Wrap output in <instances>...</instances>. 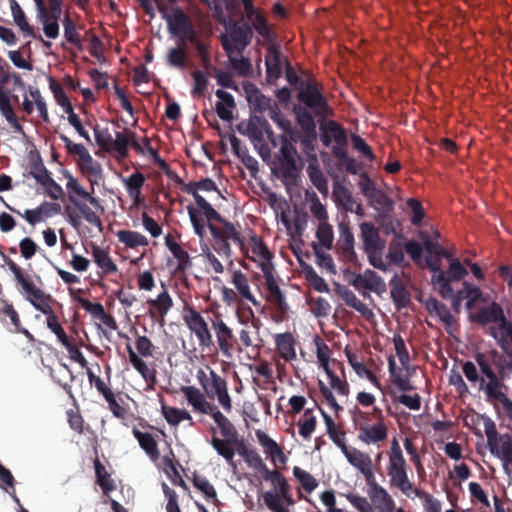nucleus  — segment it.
I'll return each mask as SVG.
<instances>
[{
  "label": "nucleus",
  "instance_id": "23",
  "mask_svg": "<svg viewBox=\"0 0 512 512\" xmlns=\"http://www.w3.org/2000/svg\"><path fill=\"white\" fill-rule=\"evenodd\" d=\"M145 180L144 174L139 171L132 173L128 178L123 180L126 191L135 206L145 204V196L142 194Z\"/></svg>",
  "mask_w": 512,
  "mask_h": 512
},
{
  "label": "nucleus",
  "instance_id": "38",
  "mask_svg": "<svg viewBox=\"0 0 512 512\" xmlns=\"http://www.w3.org/2000/svg\"><path fill=\"white\" fill-rule=\"evenodd\" d=\"M96 483L100 486L103 494L109 497V492L116 489V484L98 457L94 460Z\"/></svg>",
  "mask_w": 512,
  "mask_h": 512
},
{
  "label": "nucleus",
  "instance_id": "25",
  "mask_svg": "<svg viewBox=\"0 0 512 512\" xmlns=\"http://www.w3.org/2000/svg\"><path fill=\"white\" fill-rule=\"evenodd\" d=\"M163 291L155 298V299H148L147 304L150 306L149 308V315L152 318H161L164 319V317L167 315L169 310L173 306V300L165 288L164 284Z\"/></svg>",
  "mask_w": 512,
  "mask_h": 512
},
{
  "label": "nucleus",
  "instance_id": "18",
  "mask_svg": "<svg viewBox=\"0 0 512 512\" xmlns=\"http://www.w3.org/2000/svg\"><path fill=\"white\" fill-rule=\"evenodd\" d=\"M367 484L370 500L379 512H394V500L386 489L379 485L375 478L371 482H367Z\"/></svg>",
  "mask_w": 512,
  "mask_h": 512
},
{
  "label": "nucleus",
  "instance_id": "5",
  "mask_svg": "<svg viewBox=\"0 0 512 512\" xmlns=\"http://www.w3.org/2000/svg\"><path fill=\"white\" fill-rule=\"evenodd\" d=\"M484 431L490 453L503 460L505 470L512 465V437L505 433L499 434L495 423L487 418L484 421Z\"/></svg>",
  "mask_w": 512,
  "mask_h": 512
},
{
  "label": "nucleus",
  "instance_id": "59",
  "mask_svg": "<svg viewBox=\"0 0 512 512\" xmlns=\"http://www.w3.org/2000/svg\"><path fill=\"white\" fill-rule=\"evenodd\" d=\"M249 21L252 23L253 28L261 35L265 40L272 41L274 39V33L270 29L266 18L259 12L254 15Z\"/></svg>",
  "mask_w": 512,
  "mask_h": 512
},
{
  "label": "nucleus",
  "instance_id": "64",
  "mask_svg": "<svg viewBox=\"0 0 512 512\" xmlns=\"http://www.w3.org/2000/svg\"><path fill=\"white\" fill-rule=\"evenodd\" d=\"M74 206L90 225L97 227L100 231L103 230V224L100 217L85 203V201Z\"/></svg>",
  "mask_w": 512,
  "mask_h": 512
},
{
  "label": "nucleus",
  "instance_id": "22",
  "mask_svg": "<svg viewBox=\"0 0 512 512\" xmlns=\"http://www.w3.org/2000/svg\"><path fill=\"white\" fill-rule=\"evenodd\" d=\"M9 75H4L0 79V112L6 121L16 130L21 131L22 126L20 125L17 116L13 110L10 101V93L6 91L2 85L7 83Z\"/></svg>",
  "mask_w": 512,
  "mask_h": 512
},
{
  "label": "nucleus",
  "instance_id": "45",
  "mask_svg": "<svg viewBox=\"0 0 512 512\" xmlns=\"http://www.w3.org/2000/svg\"><path fill=\"white\" fill-rule=\"evenodd\" d=\"M237 438H218L211 439V445L216 452L222 456L228 463H232L235 456V449L233 443H236Z\"/></svg>",
  "mask_w": 512,
  "mask_h": 512
},
{
  "label": "nucleus",
  "instance_id": "31",
  "mask_svg": "<svg viewBox=\"0 0 512 512\" xmlns=\"http://www.w3.org/2000/svg\"><path fill=\"white\" fill-rule=\"evenodd\" d=\"M220 224L221 227H218L213 223H209L207 226L211 233L212 229H214V231L217 232V234H219L222 239L229 241L232 240L243 250L244 240L242 239L240 232L237 230L235 225L226 219H224Z\"/></svg>",
  "mask_w": 512,
  "mask_h": 512
},
{
  "label": "nucleus",
  "instance_id": "55",
  "mask_svg": "<svg viewBox=\"0 0 512 512\" xmlns=\"http://www.w3.org/2000/svg\"><path fill=\"white\" fill-rule=\"evenodd\" d=\"M363 277L364 289L373 292L385 291L386 285L383 279L375 271L367 269L363 273Z\"/></svg>",
  "mask_w": 512,
  "mask_h": 512
},
{
  "label": "nucleus",
  "instance_id": "63",
  "mask_svg": "<svg viewBox=\"0 0 512 512\" xmlns=\"http://www.w3.org/2000/svg\"><path fill=\"white\" fill-rule=\"evenodd\" d=\"M93 131L97 145L105 152L110 153L113 137L109 129L101 128L99 125H95Z\"/></svg>",
  "mask_w": 512,
  "mask_h": 512
},
{
  "label": "nucleus",
  "instance_id": "14",
  "mask_svg": "<svg viewBox=\"0 0 512 512\" xmlns=\"http://www.w3.org/2000/svg\"><path fill=\"white\" fill-rule=\"evenodd\" d=\"M196 378L209 399H214L215 394L228 386L227 381L213 369H209V373L199 369Z\"/></svg>",
  "mask_w": 512,
  "mask_h": 512
},
{
  "label": "nucleus",
  "instance_id": "37",
  "mask_svg": "<svg viewBox=\"0 0 512 512\" xmlns=\"http://www.w3.org/2000/svg\"><path fill=\"white\" fill-rule=\"evenodd\" d=\"M208 415L211 416L214 422L217 424L220 433L224 438H237V429L233 423L218 409L217 406L212 408V411H210Z\"/></svg>",
  "mask_w": 512,
  "mask_h": 512
},
{
  "label": "nucleus",
  "instance_id": "24",
  "mask_svg": "<svg viewBox=\"0 0 512 512\" xmlns=\"http://www.w3.org/2000/svg\"><path fill=\"white\" fill-rule=\"evenodd\" d=\"M266 77L268 82L277 80L282 74L281 52L276 45L267 48L265 56Z\"/></svg>",
  "mask_w": 512,
  "mask_h": 512
},
{
  "label": "nucleus",
  "instance_id": "15",
  "mask_svg": "<svg viewBox=\"0 0 512 512\" xmlns=\"http://www.w3.org/2000/svg\"><path fill=\"white\" fill-rule=\"evenodd\" d=\"M343 454L347 461L363 474L367 482H371L374 479L372 459L367 453L349 447Z\"/></svg>",
  "mask_w": 512,
  "mask_h": 512
},
{
  "label": "nucleus",
  "instance_id": "6",
  "mask_svg": "<svg viewBox=\"0 0 512 512\" xmlns=\"http://www.w3.org/2000/svg\"><path fill=\"white\" fill-rule=\"evenodd\" d=\"M467 274L468 271L461 262L458 259H452L449 269L433 275L431 282L442 298H451L453 296L452 284L462 280Z\"/></svg>",
  "mask_w": 512,
  "mask_h": 512
},
{
  "label": "nucleus",
  "instance_id": "16",
  "mask_svg": "<svg viewBox=\"0 0 512 512\" xmlns=\"http://www.w3.org/2000/svg\"><path fill=\"white\" fill-rule=\"evenodd\" d=\"M180 391L195 412L208 415L212 408L216 406L214 403L207 401L205 392H201L195 386H181Z\"/></svg>",
  "mask_w": 512,
  "mask_h": 512
},
{
  "label": "nucleus",
  "instance_id": "34",
  "mask_svg": "<svg viewBox=\"0 0 512 512\" xmlns=\"http://www.w3.org/2000/svg\"><path fill=\"white\" fill-rule=\"evenodd\" d=\"M189 60L188 56V45L178 44L175 47H171L167 51L166 63L168 66L184 70Z\"/></svg>",
  "mask_w": 512,
  "mask_h": 512
},
{
  "label": "nucleus",
  "instance_id": "17",
  "mask_svg": "<svg viewBox=\"0 0 512 512\" xmlns=\"http://www.w3.org/2000/svg\"><path fill=\"white\" fill-rule=\"evenodd\" d=\"M339 231L340 235L336 244L337 250L342 260L354 264L357 262V255L354 250V235L346 224H340Z\"/></svg>",
  "mask_w": 512,
  "mask_h": 512
},
{
  "label": "nucleus",
  "instance_id": "12",
  "mask_svg": "<svg viewBox=\"0 0 512 512\" xmlns=\"http://www.w3.org/2000/svg\"><path fill=\"white\" fill-rule=\"evenodd\" d=\"M320 140L325 147H330L332 141L338 145H347V134L345 129L336 121H326L325 118L320 122Z\"/></svg>",
  "mask_w": 512,
  "mask_h": 512
},
{
  "label": "nucleus",
  "instance_id": "29",
  "mask_svg": "<svg viewBox=\"0 0 512 512\" xmlns=\"http://www.w3.org/2000/svg\"><path fill=\"white\" fill-rule=\"evenodd\" d=\"M391 298L398 309L405 308L410 302V293L402 279L395 274L390 280Z\"/></svg>",
  "mask_w": 512,
  "mask_h": 512
},
{
  "label": "nucleus",
  "instance_id": "4",
  "mask_svg": "<svg viewBox=\"0 0 512 512\" xmlns=\"http://www.w3.org/2000/svg\"><path fill=\"white\" fill-rule=\"evenodd\" d=\"M299 160L300 157L292 141L286 136H281V147L273 160V173L285 184L292 183L299 176Z\"/></svg>",
  "mask_w": 512,
  "mask_h": 512
},
{
  "label": "nucleus",
  "instance_id": "62",
  "mask_svg": "<svg viewBox=\"0 0 512 512\" xmlns=\"http://www.w3.org/2000/svg\"><path fill=\"white\" fill-rule=\"evenodd\" d=\"M316 237L319 241L320 247L331 249L333 244V229L331 225L326 222H321L316 231Z\"/></svg>",
  "mask_w": 512,
  "mask_h": 512
},
{
  "label": "nucleus",
  "instance_id": "7",
  "mask_svg": "<svg viewBox=\"0 0 512 512\" xmlns=\"http://www.w3.org/2000/svg\"><path fill=\"white\" fill-rule=\"evenodd\" d=\"M298 100L321 119L331 113L327 100L313 83L306 82L303 87H300Z\"/></svg>",
  "mask_w": 512,
  "mask_h": 512
},
{
  "label": "nucleus",
  "instance_id": "44",
  "mask_svg": "<svg viewBox=\"0 0 512 512\" xmlns=\"http://www.w3.org/2000/svg\"><path fill=\"white\" fill-rule=\"evenodd\" d=\"M10 8L15 24L20 28L24 35L35 38L33 27L29 24L27 17L16 0H10Z\"/></svg>",
  "mask_w": 512,
  "mask_h": 512
},
{
  "label": "nucleus",
  "instance_id": "57",
  "mask_svg": "<svg viewBox=\"0 0 512 512\" xmlns=\"http://www.w3.org/2000/svg\"><path fill=\"white\" fill-rule=\"evenodd\" d=\"M78 165L81 171L89 176L98 178L102 175V168L100 163L95 161L89 152L81 160L78 161Z\"/></svg>",
  "mask_w": 512,
  "mask_h": 512
},
{
  "label": "nucleus",
  "instance_id": "19",
  "mask_svg": "<svg viewBox=\"0 0 512 512\" xmlns=\"http://www.w3.org/2000/svg\"><path fill=\"white\" fill-rule=\"evenodd\" d=\"M165 19L169 32L175 37L185 34L194 25L189 15L180 7L173 8Z\"/></svg>",
  "mask_w": 512,
  "mask_h": 512
},
{
  "label": "nucleus",
  "instance_id": "8",
  "mask_svg": "<svg viewBox=\"0 0 512 512\" xmlns=\"http://www.w3.org/2000/svg\"><path fill=\"white\" fill-rule=\"evenodd\" d=\"M358 430V439L365 444H375L386 440L388 431L383 421L370 425L368 424V413L359 411L358 418L354 419Z\"/></svg>",
  "mask_w": 512,
  "mask_h": 512
},
{
  "label": "nucleus",
  "instance_id": "40",
  "mask_svg": "<svg viewBox=\"0 0 512 512\" xmlns=\"http://www.w3.org/2000/svg\"><path fill=\"white\" fill-rule=\"evenodd\" d=\"M279 355L287 362L296 358L295 340L291 333L279 334L276 337Z\"/></svg>",
  "mask_w": 512,
  "mask_h": 512
},
{
  "label": "nucleus",
  "instance_id": "46",
  "mask_svg": "<svg viewBox=\"0 0 512 512\" xmlns=\"http://www.w3.org/2000/svg\"><path fill=\"white\" fill-rule=\"evenodd\" d=\"M207 4L214 12L217 19H221L224 15V10L231 14H236L239 9L238 3L235 0H200Z\"/></svg>",
  "mask_w": 512,
  "mask_h": 512
},
{
  "label": "nucleus",
  "instance_id": "58",
  "mask_svg": "<svg viewBox=\"0 0 512 512\" xmlns=\"http://www.w3.org/2000/svg\"><path fill=\"white\" fill-rule=\"evenodd\" d=\"M195 488L201 491L208 502L216 503L217 494L212 484L203 476L195 475L193 478Z\"/></svg>",
  "mask_w": 512,
  "mask_h": 512
},
{
  "label": "nucleus",
  "instance_id": "2",
  "mask_svg": "<svg viewBox=\"0 0 512 512\" xmlns=\"http://www.w3.org/2000/svg\"><path fill=\"white\" fill-rule=\"evenodd\" d=\"M408 466L396 439L391 443L387 475L392 489L399 490L408 498L418 497L426 512H440L441 505L432 495L419 490L408 477Z\"/></svg>",
  "mask_w": 512,
  "mask_h": 512
},
{
  "label": "nucleus",
  "instance_id": "10",
  "mask_svg": "<svg viewBox=\"0 0 512 512\" xmlns=\"http://www.w3.org/2000/svg\"><path fill=\"white\" fill-rule=\"evenodd\" d=\"M263 275L268 293L267 301L274 305L281 313H286L288 304L274 276V266L264 265Z\"/></svg>",
  "mask_w": 512,
  "mask_h": 512
},
{
  "label": "nucleus",
  "instance_id": "32",
  "mask_svg": "<svg viewBox=\"0 0 512 512\" xmlns=\"http://www.w3.org/2000/svg\"><path fill=\"white\" fill-rule=\"evenodd\" d=\"M91 254L94 262L101 269L102 275H108L118 271L117 265L113 262L107 250L93 244Z\"/></svg>",
  "mask_w": 512,
  "mask_h": 512
},
{
  "label": "nucleus",
  "instance_id": "52",
  "mask_svg": "<svg viewBox=\"0 0 512 512\" xmlns=\"http://www.w3.org/2000/svg\"><path fill=\"white\" fill-rule=\"evenodd\" d=\"M127 352L129 354V361L134 367L135 370H137L138 373L141 374V376L146 380H155L154 374L150 371L147 364L134 352L131 345H127L126 347Z\"/></svg>",
  "mask_w": 512,
  "mask_h": 512
},
{
  "label": "nucleus",
  "instance_id": "48",
  "mask_svg": "<svg viewBox=\"0 0 512 512\" xmlns=\"http://www.w3.org/2000/svg\"><path fill=\"white\" fill-rule=\"evenodd\" d=\"M232 283L234 284L238 293L243 298L250 301L255 306L258 305L257 300L255 299V297L253 296V294L250 291L248 280H247L246 276L244 275V273H242L240 270L234 271L233 277H232Z\"/></svg>",
  "mask_w": 512,
  "mask_h": 512
},
{
  "label": "nucleus",
  "instance_id": "49",
  "mask_svg": "<svg viewBox=\"0 0 512 512\" xmlns=\"http://www.w3.org/2000/svg\"><path fill=\"white\" fill-rule=\"evenodd\" d=\"M294 113L297 123L302 129V132L314 133V131H316V123L311 112L307 108L296 106L294 108Z\"/></svg>",
  "mask_w": 512,
  "mask_h": 512
},
{
  "label": "nucleus",
  "instance_id": "50",
  "mask_svg": "<svg viewBox=\"0 0 512 512\" xmlns=\"http://www.w3.org/2000/svg\"><path fill=\"white\" fill-rule=\"evenodd\" d=\"M317 425V419L312 409H306L298 421L299 434L304 439H310Z\"/></svg>",
  "mask_w": 512,
  "mask_h": 512
},
{
  "label": "nucleus",
  "instance_id": "3",
  "mask_svg": "<svg viewBox=\"0 0 512 512\" xmlns=\"http://www.w3.org/2000/svg\"><path fill=\"white\" fill-rule=\"evenodd\" d=\"M498 356L497 350H492L489 354L477 352L474 355L475 362L483 375L480 380L479 389L484 391L488 400L499 401L503 408L510 412L512 411V401L501 390L503 387V376L498 375L493 369V364H495Z\"/></svg>",
  "mask_w": 512,
  "mask_h": 512
},
{
  "label": "nucleus",
  "instance_id": "28",
  "mask_svg": "<svg viewBox=\"0 0 512 512\" xmlns=\"http://www.w3.org/2000/svg\"><path fill=\"white\" fill-rule=\"evenodd\" d=\"M361 238L365 251L382 250L379 232L372 222H363L360 225Z\"/></svg>",
  "mask_w": 512,
  "mask_h": 512
},
{
  "label": "nucleus",
  "instance_id": "60",
  "mask_svg": "<svg viewBox=\"0 0 512 512\" xmlns=\"http://www.w3.org/2000/svg\"><path fill=\"white\" fill-rule=\"evenodd\" d=\"M344 302L351 308L355 309L357 312L361 313L363 316H367V314H372L366 304H364L353 291L349 289H345L341 294Z\"/></svg>",
  "mask_w": 512,
  "mask_h": 512
},
{
  "label": "nucleus",
  "instance_id": "43",
  "mask_svg": "<svg viewBox=\"0 0 512 512\" xmlns=\"http://www.w3.org/2000/svg\"><path fill=\"white\" fill-rule=\"evenodd\" d=\"M257 437L265 453L268 454L273 461H279L281 463L286 462V456L281 447L273 439L261 431L257 432Z\"/></svg>",
  "mask_w": 512,
  "mask_h": 512
},
{
  "label": "nucleus",
  "instance_id": "11",
  "mask_svg": "<svg viewBox=\"0 0 512 512\" xmlns=\"http://www.w3.org/2000/svg\"><path fill=\"white\" fill-rule=\"evenodd\" d=\"M212 327L215 331L219 351L228 358L232 357L235 341L232 329L219 317L212 321Z\"/></svg>",
  "mask_w": 512,
  "mask_h": 512
},
{
  "label": "nucleus",
  "instance_id": "20",
  "mask_svg": "<svg viewBox=\"0 0 512 512\" xmlns=\"http://www.w3.org/2000/svg\"><path fill=\"white\" fill-rule=\"evenodd\" d=\"M61 212V206L55 202H42L35 209H27L23 213V218L32 226L41 222L44 218H49Z\"/></svg>",
  "mask_w": 512,
  "mask_h": 512
},
{
  "label": "nucleus",
  "instance_id": "36",
  "mask_svg": "<svg viewBox=\"0 0 512 512\" xmlns=\"http://www.w3.org/2000/svg\"><path fill=\"white\" fill-rule=\"evenodd\" d=\"M251 241V252L253 254L251 259L254 261H259L261 270L263 271L264 265L274 266L272 263L273 254L268 250L266 244L257 236H253Z\"/></svg>",
  "mask_w": 512,
  "mask_h": 512
},
{
  "label": "nucleus",
  "instance_id": "42",
  "mask_svg": "<svg viewBox=\"0 0 512 512\" xmlns=\"http://www.w3.org/2000/svg\"><path fill=\"white\" fill-rule=\"evenodd\" d=\"M324 423L326 425L327 434L329 438L333 441V443L338 446L342 452H344L349 447L346 445V434L343 430H340L336 427L333 419L323 410H321Z\"/></svg>",
  "mask_w": 512,
  "mask_h": 512
},
{
  "label": "nucleus",
  "instance_id": "27",
  "mask_svg": "<svg viewBox=\"0 0 512 512\" xmlns=\"http://www.w3.org/2000/svg\"><path fill=\"white\" fill-rule=\"evenodd\" d=\"M503 308L497 302H492L489 307H482L478 312L470 315V320L481 325L497 323L503 317Z\"/></svg>",
  "mask_w": 512,
  "mask_h": 512
},
{
  "label": "nucleus",
  "instance_id": "61",
  "mask_svg": "<svg viewBox=\"0 0 512 512\" xmlns=\"http://www.w3.org/2000/svg\"><path fill=\"white\" fill-rule=\"evenodd\" d=\"M171 253L177 259L176 272L184 273L192 267V261L189 254L181 247V245L171 247Z\"/></svg>",
  "mask_w": 512,
  "mask_h": 512
},
{
  "label": "nucleus",
  "instance_id": "30",
  "mask_svg": "<svg viewBox=\"0 0 512 512\" xmlns=\"http://www.w3.org/2000/svg\"><path fill=\"white\" fill-rule=\"evenodd\" d=\"M215 95L220 100L215 106L217 115L224 121H231L233 118L232 109L235 107L234 97L222 89L216 90Z\"/></svg>",
  "mask_w": 512,
  "mask_h": 512
},
{
  "label": "nucleus",
  "instance_id": "9",
  "mask_svg": "<svg viewBox=\"0 0 512 512\" xmlns=\"http://www.w3.org/2000/svg\"><path fill=\"white\" fill-rule=\"evenodd\" d=\"M183 320L189 330L196 336L202 349H210L213 346L212 334L200 312L193 307H189L183 315Z\"/></svg>",
  "mask_w": 512,
  "mask_h": 512
},
{
  "label": "nucleus",
  "instance_id": "21",
  "mask_svg": "<svg viewBox=\"0 0 512 512\" xmlns=\"http://www.w3.org/2000/svg\"><path fill=\"white\" fill-rule=\"evenodd\" d=\"M134 136L135 133L128 129H125L122 132L117 131L115 133V139L112 140L110 153L115 152L119 159H124L128 156V148L130 144L137 152H142L140 145L136 141L131 142Z\"/></svg>",
  "mask_w": 512,
  "mask_h": 512
},
{
  "label": "nucleus",
  "instance_id": "39",
  "mask_svg": "<svg viewBox=\"0 0 512 512\" xmlns=\"http://www.w3.org/2000/svg\"><path fill=\"white\" fill-rule=\"evenodd\" d=\"M307 174L315 188L322 194L328 192V182L324 176L317 158L314 156L307 166Z\"/></svg>",
  "mask_w": 512,
  "mask_h": 512
},
{
  "label": "nucleus",
  "instance_id": "51",
  "mask_svg": "<svg viewBox=\"0 0 512 512\" xmlns=\"http://www.w3.org/2000/svg\"><path fill=\"white\" fill-rule=\"evenodd\" d=\"M29 168L28 175L33 177L41 186L51 177V173L45 167L40 156L30 162Z\"/></svg>",
  "mask_w": 512,
  "mask_h": 512
},
{
  "label": "nucleus",
  "instance_id": "26",
  "mask_svg": "<svg viewBox=\"0 0 512 512\" xmlns=\"http://www.w3.org/2000/svg\"><path fill=\"white\" fill-rule=\"evenodd\" d=\"M79 305L90 313L94 318L101 320L106 326L116 328V322L112 315L107 314L103 305L99 302L93 303L86 298H76Z\"/></svg>",
  "mask_w": 512,
  "mask_h": 512
},
{
  "label": "nucleus",
  "instance_id": "53",
  "mask_svg": "<svg viewBox=\"0 0 512 512\" xmlns=\"http://www.w3.org/2000/svg\"><path fill=\"white\" fill-rule=\"evenodd\" d=\"M312 248L316 257L317 265L331 274H336V267L331 255L324 252L320 245L315 242L312 244Z\"/></svg>",
  "mask_w": 512,
  "mask_h": 512
},
{
  "label": "nucleus",
  "instance_id": "41",
  "mask_svg": "<svg viewBox=\"0 0 512 512\" xmlns=\"http://www.w3.org/2000/svg\"><path fill=\"white\" fill-rule=\"evenodd\" d=\"M333 196L337 202V205L340 206L345 212H353V207L356 205V200L354 199L351 191L344 185L336 182L333 186Z\"/></svg>",
  "mask_w": 512,
  "mask_h": 512
},
{
  "label": "nucleus",
  "instance_id": "54",
  "mask_svg": "<svg viewBox=\"0 0 512 512\" xmlns=\"http://www.w3.org/2000/svg\"><path fill=\"white\" fill-rule=\"evenodd\" d=\"M64 25V37L70 44L74 45L77 49L82 50V42L77 28L72 19L66 15L63 20Z\"/></svg>",
  "mask_w": 512,
  "mask_h": 512
},
{
  "label": "nucleus",
  "instance_id": "56",
  "mask_svg": "<svg viewBox=\"0 0 512 512\" xmlns=\"http://www.w3.org/2000/svg\"><path fill=\"white\" fill-rule=\"evenodd\" d=\"M293 475L307 493L312 492L318 486L317 480L310 473L298 466L293 468Z\"/></svg>",
  "mask_w": 512,
  "mask_h": 512
},
{
  "label": "nucleus",
  "instance_id": "1",
  "mask_svg": "<svg viewBox=\"0 0 512 512\" xmlns=\"http://www.w3.org/2000/svg\"><path fill=\"white\" fill-rule=\"evenodd\" d=\"M4 262L8 266L9 270L13 273L17 287L23 293L25 299L38 311L46 315L47 327L56 335L58 341L63 345L70 338L67 336L63 327L58 321V318L52 308V304L55 302L53 297L38 288L31 275L26 273L18 264L12 259L3 255Z\"/></svg>",
  "mask_w": 512,
  "mask_h": 512
},
{
  "label": "nucleus",
  "instance_id": "47",
  "mask_svg": "<svg viewBox=\"0 0 512 512\" xmlns=\"http://www.w3.org/2000/svg\"><path fill=\"white\" fill-rule=\"evenodd\" d=\"M118 240L128 248H136L138 246H147L148 239L141 233L131 230H119L117 232Z\"/></svg>",
  "mask_w": 512,
  "mask_h": 512
},
{
  "label": "nucleus",
  "instance_id": "13",
  "mask_svg": "<svg viewBox=\"0 0 512 512\" xmlns=\"http://www.w3.org/2000/svg\"><path fill=\"white\" fill-rule=\"evenodd\" d=\"M66 189L68 192V198L73 205L83 201H88L94 208L104 211L98 198L94 197L92 193L86 191L72 175L68 176L66 183Z\"/></svg>",
  "mask_w": 512,
  "mask_h": 512
},
{
  "label": "nucleus",
  "instance_id": "33",
  "mask_svg": "<svg viewBox=\"0 0 512 512\" xmlns=\"http://www.w3.org/2000/svg\"><path fill=\"white\" fill-rule=\"evenodd\" d=\"M132 433L134 437L137 439L141 449L145 451V453L151 458V460H158L160 457V452L158 449L157 441L152 436V434L142 432L137 428H133Z\"/></svg>",
  "mask_w": 512,
  "mask_h": 512
},
{
  "label": "nucleus",
  "instance_id": "35",
  "mask_svg": "<svg viewBox=\"0 0 512 512\" xmlns=\"http://www.w3.org/2000/svg\"><path fill=\"white\" fill-rule=\"evenodd\" d=\"M252 36V28L247 23H234L230 30V38L236 44V48L239 51L244 49L251 42Z\"/></svg>",
  "mask_w": 512,
  "mask_h": 512
}]
</instances>
